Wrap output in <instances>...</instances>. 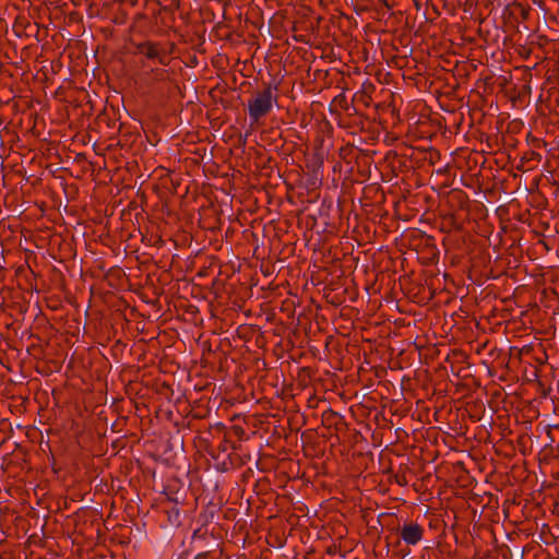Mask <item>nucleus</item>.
Returning a JSON list of instances; mask_svg holds the SVG:
<instances>
[{
    "instance_id": "nucleus-1",
    "label": "nucleus",
    "mask_w": 559,
    "mask_h": 559,
    "mask_svg": "<svg viewBox=\"0 0 559 559\" xmlns=\"http://www.w3.org/2000/svg\"><path fill=\"white\" fill-rule=\"evenodd\" d=\"M273 100L274 97L271 86L258 93L257 96L248 104L250 118L253 121H258L261 117L265 116L272 109Z\"/></svg>"
},
{
    "instance_id": "nucleus-2",
    "label": "nucleus",
    "mask_w": 559,
    "mask_h": 559,
    "mask_svg": "<svg viewBox=\"0 0 559 559\" xmlns=\"http://www.w3.org/2000/svg\"><path fill=\"white\" fill-rule=\"evenodd\" d=\"M424 530L417 523H406L401 527L400 536L407 545H416L423 538Z\"/></svg>"
},
{
    "instance_id": "nucleus-3",
    "label": "nucleus",
    "mask_w": 559,
    "mask_h": 559,
    "mask_svg": "<svg viewBox=\"0 0 559 559\" xmlns=\"http://www.w3.org/2000/svg\"><path fill=\"white\" fill-rule=\"evenodd\" d=\"M212 459L213 465L221 472H226L237 464L231 461V456H212Z\"/></svg>"
},
{
    "instance_id": "nucleus-4",
    "label": "nucleus",
    "mask_w": 559,
    "mask_h": 559,
    "mask_svg": "<svg viewBox=\"0 0 559 559\" xmlns=\"http://www.w3.org/2000/svg\"><path fill=\"white\" fill-rule=\"evenodd\" d=\"M142 53L148 58V59H156L158 58V50L154 46H146Z\"/></svg>"
}]
</instances>
